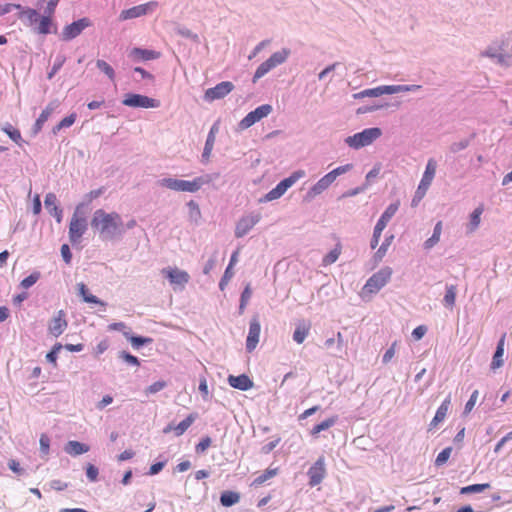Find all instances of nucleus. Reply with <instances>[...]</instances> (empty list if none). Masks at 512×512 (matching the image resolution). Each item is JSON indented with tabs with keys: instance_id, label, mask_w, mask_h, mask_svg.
Masks as SVG:
<instances>
[{
	"instance_id": "obj_1",
	"label": "nucleus",
	"mask_w": 512,
	"mask_h": 512,
	"mask_svg": "<svg viewBox=\"0 0 512 512\" xmlns=\"http://www.w3.org/2000/svg\"><path fill=\"white\" fill-rule=\"evenodd\" d=\"M91 226L105 240H112L122 236L125 232L120 214L117 212L108 213L103 209H97L94 212Z\"/></svg>"
},
{
	"instance_id": "obj_2",
	"label": "nucleus",
	"mask_w": 512,
	"mask_h": 512,
	"mask_svg": "<svg viewBox=\"0 0 512 512\" xmlns=\"http://www.w3.org/2000/svg\"><path fill=\"white\" fill-rule=\"evenodd\" d=\"M212 179V176L209 174L196 177L191 181L165 177L158 181V185L177 192L195 193L203 185L210 183Z\"/></svg>"
},
{
	"instance_id": "obj_3",
	"label": "nucleus",
	"mask_w": 512,
	"mask_h": 512,
	"mask_svg": "<svg viewBox=\"0 0 512 512\" xmlns=\"http://www.w3.org/2000/svg\"><path fill=\"white\" fill-rule=\"evenodd\" d=\"M483 56L496 60L501 65L512 64V33L507 34L499 43L489 46Z\"/></svg>"
},
{
	"instance_id": "obj_4",
	"label": "nucleus",
	"mask_w": 512,
	"mask_h": 512,
	"mask_svg": "<svg viewBox=\"0 0 512 512\" xmlns=\"http://www.w3.org/2000/svg\"><path fill=\"white\" fill-rule=\"evenodd\" d=\"M352 164L338 166L332 171L321 177L306 193L305 200L311 201L318 195L326 191L340 175H343L352 169Z\"/></svg>"
},
{
	"instance_id": "obj_5",
	"label": "nucleus",
	"mask_w": 512,
	"mask_h": 512,
	"mask_svg": "<svg viewBox=\"0 0 512 512\" xmlns=\"http://www.w3.org/2000/svg\"><path fill=\"white\" fill-rule=\"evenodd\" d=\"M84 208L85 204L79 203L76 206L72 218L70 220L68 234L69 240L73 245L80 243L83 235L86 233L88 228Z\"/></svg>"
},
{
	"instance_id": "obj_6",
	"label": "nucleus",
	"mask_w": 512,
	"mask_h": 512,
	"mask_svg": "<svg viewBox=\"0 0 512 512\" xmlns=\"http://www.w3.org/2000/svg\"><path fill=\"white\" fill-rule=\"evenodd\" d=\"M382 135V130L378 127L366 128L361 132L355 133L344 139V143L355 150L371 145Z\"/></svg>"
},
{
	"instance_id": "obj_7",
	"label": "nucleus",
	"mask_w": 512,
	"mask_h": 512,
	"mask_svg": "<svg viewBox=\"0 0 512 512\" xmlns=\"http://www.w3.org/2000/svg\"><path fill=\"white\" fill-rule=\"evenodd\" d=\"M289 55L290 50L287 48H283L279 51L274 52L266 61H264L258 66L253 75L252 82L256 83L259 79L264 77L272 69L283 64L287 60Z\"/></svg>"
},
{
	"instance_id": "obj_8",
	"label": "nucleus",
	"mask_w": 512,
	"mask_h": 512,
	"mask_svg": "<svg viewBox=\"0 0 512 512\" xmlns=\"http://www.w3.org/2000/svg\"><path fill=\"white\" fill-rule=\"evenodd\" d=\"M392 272V269L388 266L381 268L368 278L362 292L364 294H376L389 282Z\"/></svg>"
},
{
	"instance_id": "obj_9",
	"label": "nucleus",
	"mask_w": 512,
	"mask_h": 512,
	"mask_svg": "<svg viewBox=\"0 0 512 512\" xmlns=\"http://www.w3.org/2000/svg\"><path fill=\"white\" fill-rule=\"evenodd\" d=\"M159 4L157 1H149L144 4H140L137 6H133L128 9H124L121 11L119 15L120 21H126L130 19L139 18L142 16H146L148 14H152L157 8Z\"/></svg>"
},
{
	"instance_id": "obj_10",
	"label": "nucleus",
	"mask_w": 512,
	"mask_h": 512,
	"mask_svg": "<svg viewBox=\"0 0 512 512\" xmlns=\"http://www.w3.org/2000/svg\"><path fill=\"white\" fill-rule=\"evenodd\" d=\"M122 104L132 108H158L160 101L146 95L127 93L122 100Z\"/></svg>"
},
{
	"instance_id": "obj_11",
	"label": "nucleus",
	"mask_w": 512,
	"mask_h": 512,
	"mask_svg": "<svg viewBox=\"0 0 512 512\" xmlns=\"http://www.w3.org/2000/svg\"><path fill=\"white\" fill-rule=\"evenodd\" d=\"M161 274L169 280L174 290H183L190 280L189 274L177 267L163 268Z\"/></svg>"
},
{
	"instance_id": "obj_12",
	"label": "nucleus",
	"mask_w": 512,
	"mask_h": 512,
	"mask_svg": "<svg viewBox=\"0 0 512 512\" xmlns=\"http://www.w3.org/2000/svg\"><path fill=\"white\" fill-rule=\"evenodd\" d=\"M92 26V21L88 17L80 18L66 25L61 33V39L71 41L78 37L86 28Z\"/></svg>"
},
{
	"instance_id": "obj_13",
	"label": "nucleus",
	"mask_w": 512,
	"mask_h": 512,
	"mask_svg": "<svg viewBox=\"0 0 512 512\" xmlns=\"http://www.w3.org/2000/svg\"><path fill=\"white\" fill-rule=\"evenodd\" d=\"M272 106L270 104H263L249 112L240 122L239 127L241 129H247L254 125L256 122L267 117L272 112Z\"/></svg>"
},
{
	"instance_id": "obj_14",
	"label": "nucleus",
	"mask_w": 512,
	"mask_h": 512,
	"mask_svg": "<svg viewBox=\"0 0 512 512\" xmlns=\"http://www.w3.org/2000/svg\"><path fill=\"white\" fill-rule=\"evenodd\" d=\"M261 214L258 212H252L242 216L235 227V237L242 238L260 221Z\"/></svg>"
},
{
	"instance_id": "obj_15",
	"label": "nucleus",
	"mask_w": 512,
	"mask_h": 512,
	"mask_svg": "<svg viewBox=\"0 0 512 512\" xmlns=\"http://www.w3.org/2000/svg\"><path fill=\"white\" fill-rule=\"evenodd\" d=\"M307 475L311 487H315L323 481L326 476L325 458L323 456H320L308 469Z\"/></svg>"
},
{
	"instance_id": "obj_16",
	"label": "nucleus",
	"mask_w": 512,
	"mask_h": 512,
	"mask_svg": "<svg viewBox=\"0 0 512 512\" xmlns=\"http://www.w3.org/2000/svg\"><path fill=\"white\" fill-rule=\"evenodd\" d=\"M234 89V85L230 81H222L212 88L205 91L204 98L207 101L222 99Z\"/></svg>"
},
{
	"instance_id": "obj_17",
	"label": "nucleus",
	"mask_w": 512,
	"mask_h": 512,
	"mask_svg": "<svg viewBox=\"0 0 512 512\" xmlns=\"http://www.w3.org/2000/svg\"><path fill=\"white\" fill-rule=\"evenodd\" d=\"M261 325L257 317L251 319L249 323V331L246 339V350L252 352L259 343Z\"/></svg>"
},
{
	"instance_id": "obj_18",
	"label": "nucleus",
	"mask_w": 512,
	"mask_h": 512,
	"mask_svg": "<svg viewBox=\"0 0 512 512\" xmlns=\"http://www.w3.org/2000/svg\"><path fill=\"white\" fill-rule=\"evenodd\" d=\"M65 316V312L63 310H59L50 321L48 331L54 337H59L66 330L68 323Z\"/></svg>"
},
{
	"instance_id": "obj_19",
	"label": "nucleus",
	"mask_w": 512,
	"mask_h": 512,
	"mask_svg": "<svg viewBox=\"0 0 512 512\" xmlns=\"http://www.w3.org/2000/svg\"><path fill=\"white\" fill-rule=\"evenodd\" d=\"M59 106V102L57 100H54V101H51L41 112V114L39 115V117L36 119L34 125H33V128H32V132L34 135L38 134L45 122L49 119V117L51 116V114L55 111V109Z\"/></svg>"
},
{
	"instance_id": "obj_20",
	"label": "nucleus",
	"mask_w": 512,
	"mask_h": 512,
	"mask_svg": "<svg viewBox=\"0 0 512 512\" xmlns=\"http://www.w3.org/2000/svg\"><path fill=\"white\" fill-rule=\"evenodd\" d=\"M451 405V395H448L437 408L434 418L429 424V430L435 429L439 423L444 421Z\"/></svg>"
},
{
	"instance_id": "obj_21",
	"label": "nucleus",
	"mask_w": 512,
	"mask_h": 512,
	"mask_svg": "<svg viewBox=\"0 0 512 512\" xmlns=\"http://www.w3.org/2000/svg\"><path fill=\"white\" fill-rule=\"evenodd\" d=\"M160 55L161 54L158 51L138 47L133 48L129 53V57L134 61L155 60L158 59Z\"/></svg>"
},
{
	"instance_id": "obj_22",
	"label": "nucleus",
	"mask_w": 512,
	"mask_h": 512,
	"mask_svg": "<svg viewBox=\"0 0 512 512\" xmlns=\"http://www.w3.org/2000/svg\"><path fill=\"white\" fill-rule=\"evenodd\" d=\"M227 380L232 388L241 391H247L254 385L253 381L246 374H241L238 376L229 375Z\"/></svg>"
},
{
	"instance_id": "obj_23",
	"label": "nucleus",
	"mask_w": 512,
	"mask_h": 512,
	"mask_svg": "<svg viewBox=\"0 0 512 512\" xmlns=\"http://www.w3.org/2000/svg\"><path fill=\"white\" fill-rule=\"evenodd\" d=\"M44 204L48 212L60 223L62 221L63 211L57 204L56 195L54 193L46 194Z\"/></svg>"
},
{
	"instance_id": "obj_24",
	"label": "nucleus",
	"mask_w": 512,
	"mask_h": 512,
	"mask_svg": "<svg viewBox=\"0 0 512 512\" xmlns=\"http://www.w3.org/2000/svg\"><path fill=\"white\" fill-rule=\"evenodd\" d=\"M389 88H390V85H382V86H378L375 88H369V89L362 90L358 93H355L353 95V97L355 99H362L365 97H379L384 94L391 95V91H388Z\"/></svg>"
},
{
	"instance_id": "obj_25",
	"label": "nucleus",
	"mask_w": 512,
	"mask_h": 512,
	"mask_svg": "<svg viewBox=\"0 0 512 512\" xmlns=\"http://www.w3.org/2000/svg\"><path fill=\"white\" fill-rule=\"evenodd\" d=\"M505 339H506V334L504 333L500 337V339H499V341L497 343L496 350H495V353H494L493 358H492V362H491V365H490V368L492 370H496V369L500 368L503 365V355H504Z\"/></svg>"
},
{
	"instance_id": "obj_26",
	"label": "nucleus",
	"mask_w": 512,
	"mask_h": 512,
	"mask_svg": "<svg viewBox=\"0 0 512 512\" xmlns=\"http://www.w3.org/2000/svg\"><path fill=\"white\" fill-rule=\"evenodd\" d=\"M437 169V161L434 158H430L427 161L424 173L422 175V178L420 180V183L423 184V186H429L431 185Z\"/></svg>"
},
{
	"instance_id": "obj_27",
	"label": "nucleus",
	"mask_w": 512,
	"mask_h": 512,
	"mask_svg": "<svg viewBox=\"0 0 512 512\" xmlns=\"http://www.w3.org/2000/svg\"><path fill=\"white\" fill-rule=\"evenodd\" d=\"M484 212V205H478L469 215V223L467 225V231L469 233L475 232L481 223V215Z\"/></svg>"
},
{
	"instance_id": "obj_28",
	"label": "nucleus",
	"mask_w": 512,
	"mask_h": 512,
	"mask_svg": "<svg viewBox=\"0 0 512 512\" xmlns=\"http://www.w3.org/2000/svg\"><path fill=\"white\" fill-rule=\"evenodd\" d=\"M89 450L90 447L87 444L76 440L68 441L64 447V451L71 456H78L87 453Z\"/></svg>"
},
{
	"instance_id": "obj_29",
	"label": "nucleus",
	"mask_w": 512,
	"mask_h": 512,
	"mask_svg": "<svg viewBox=\"0 0 512 512\" xmlns=\"http://www.w3.org/2000/svg\"><path fill=\"white\" fill-rule=\"evenodd\" d=\"M19 19L22 20L25 25L34 28L39 20V14L35 9L22 7V9H20Z\"/></svg>"
},
{
	"instance_id": "obj_30",
	"label": "nucleus",
	"mask_w": 512,
	"mask_h": 512,
	"mask_svg": "<svg viewBox=\"0 0 512 512\" xmlns=\"http://www.w3.org/2000/svg\"><path fill=\"white\" fill-rule=\"evenodd\" d=\"M399 209V202H394L388 205V207L385 209V211L381 214L380 218L378 219L376 226L381 227L382 229H385L388 222L392 219V217L396 214V212Z\"/></svg>"
},
{
	"instance_id": "obj_31",
	"label": "nucleus",
	"mask_w": 512,
	"mask_h": 512,
	"mask_svg": "<svg viewBox=\"0 0 512 512\" xmlns=\"http://www.w3.org/2000/svg\"><path fill=\"white\" fill-rule=\"evenodd\" d=\"M79 295L82 297L83 301L86 303L98 304L103 307L106 306V303L100 300L98 297L89 293L88 288L84 283H79L78 285Z\"/></svg>"
},
{
	"instance_id": "obj_32",
	"label": "nucleus",
	"mask_w": 512,
	"mask_h": 512,
	"mask_svg": "<svg viewBox=\"0 0 512 512\" xmlns=\"http://www.w3.org/2000/svg\"><path fill=\"white\" fill-rule=\"evenodd\" d=\"M309 330H310V325L304 321L300 322L294 332H293V340L297 343V344H302L304 342V340L306 339V337L308 336L309 334Z\"/></svg>"
},
{
	"instance_id": "obj_33",
	"label": "nucleus",
	"mask_w": 512,
	"mask_h": 512,
	"mask_svg": "<svg viewBox=\"0 0 512 512\" xmlns=\"http://www.w3.org/2000/svg\"><path fill=\"white\" fill-rule=\"evenodd\" d=\"M53 14H45L43 16H39V20L35 27L33 28L39 34H49L50 26H51V17Z\"/></svg>"
},
{
	"instance_id": "obj_34",
	"label": "nucleus",
	"mask_w": 512,
	"mask_h": 512,
	"mask_svg": "<svg viewBox=\"0 0 512 512\" xmlns=\"http://www.w3.org/2000/svg\"><path fill=\"white\" fill-rule=\"evenodd\" d=\"M305 176L304 170H296L289 177L281 180L278 185L282 186V189L286 192L291 186H293L299 179Z\"/></svg>"
},
{
	"instance_id": "obj_35",
	"label": "nucleus",
	"mask_w": 512,
	"mask_h": 512,
	"mask_svg": "<svg viewBox=\"0 0 512 512\" xmlns=\"http://www.w3.org/2000/svg\"><path fill=\"white\" fill-rule=\"evenodd\" d=\"M337 421H338V416L337 415H334L332 417H329V418L325 419L324 421H322L321 423L315 425L312 428L311 435L316 436L320 432L325 431V430L331 428L332 426H334L337 423Z\"/></svg>"
},
{
	"instance_id": "obj_36",
	"label": "nucleus",
	"mask_w": 512,
	"mask_h": 512,
	"mask_svg": "<svg viewBox=\"0 0 512 512\" xmlns=\"http://www.w3.org/2000/svg\"><path fill=\"white\" fill-rule=\"evenodd\" d=\"M214 143H215V136H213V129H210V131L207 135L206 141H205L203 152H202V162L207 163L209 161L211 152L214 147Z\"/></svg>"
},
{
	"instance_id": "obj_37",
	"label": "nucleus",
	"mask_w": 512,
	"mask_h": 512,
	"mask_svg": "<svg viewBox=\"0 0 512 512\" xmlns=\"http://www.w3.org/2000/svg\"><path fill=\"white\" fill-rule=\"evenodd\" d=\"M393 239H394L393 234H390L385 237L384 241L382 242V244L379 246L378 250L374 254V259L376 262H379L384 258Z\"/></svg>"
},
{
	"instance_id": "obj_38",
	"label": "nucleus",
	"mask_w": 512,
	"mask_h": 512,
	"mask_svg": "<svg viewBox=\"0 0 512 512\" xmlns=\"http://www.w3.org/2000/svg\"><path fill=\"white\" fill-rule=\"evenodd\" d=\"M196 416L194 414L188 415L184 420H182L178 425L173 428V431L176 436L183 435L186 430L192 425L195 421Z\"/></svg>"
},
{
	"instance_id": "obj_39",
	"label": "nucleus",
	"mask_w": 512,
	"mask_h": 512,
	"mask_svg": "<svg viewBox=\"0 0 512 512\" xmlns=\"http://www.w3.org/2000/svg\"><path fill=\"white\" fill-rule=\"evenodd\" d=\"M456 286L446 285V292L443 298V303L446 307L452 308L456 301Z\"/></svg>"
},
{
	"instance_id": "obj_40",
	"label": "nucleus",
	"mask_w": 512,
	"mask_h": 512,
	"mask_svg": "<svg viewBox=\"0 0 512 512\" xmlns=\"http://www.w3.org/2000/svg\"><path fill=\"white\" fill-rule=\"evenodd\" d=\"M239 494L232 491H227L221 494L220 503L225 507H230L239 501Z\"/></svg>"
},
{
	"instance_id": "obj_41",
	"label": "nucleus",
	"mask_w": 512,
	"mask_h": 512,
	"mask_svg": "<svg viewBox=\"0 0 512 512\" xmlns=\"http://www.w3.org/2000/svg\"><path fill=\"white\" fill-rule=\"evenodd\" d=\"M285 194V191L282 189V186L278 184L271 189L268 193H266L259 201L260 202H270L276 199H279L281 196Z\"/></svg>"
},
{
	"instance_id": "obj_42",
	"label": "nucleus",
	"mask_w": 512,
	"mask_h": 512,
	"mask_svg": "<svg viewBox=\"0 0 512 512\" xmlns=\"http://www.w3.org/2000/svg\"><path fill=\"white\" fill-rule=\"evenodd\" d=\"M341 254V246L337 244L334 249H332L327 255L324 256L322 260L323 266H329L335 263Z\"/></svg>"
},
{
	"instance_id": "obj_43",
	"label": "nucleus",
	"mask_w": 512,
	"mask_h": 512,
	"mask_svg": "<svg viewBox=\"0 0 512 512\" xmlns=\"http://www.w3.org/2000/svg\"><path fill=\"white\" fill-rule=\"evenodd\" d=\"M76 118V113H71L70 115L66 116L53 128V133L57 134L61 129L72 126L75 123Z\"/></svg>"
},
{
	"instance_id": "obj_44",
	"label": "nucleus",
	"mask_w": 512,
	"mask_h": 512,
	"mask_svg": "<svg viewBox=\"0 0 512 512\" xmlns=\"http://www.w3.org/2000/svg\"><path fill=\"white\" fill-rule=\"evenodd\" d=\"M278 473V469L277 468H269L267 469L264 473H262L261 475H259L258 477H256L254 480H253V485L254 486H260L262 485L264 482H266L267 480H269L270 478L276 476Z\"/></svg>"
},
{
	"instance_id": "obj_45",
	"label": "nucleus",
	"mask_w": 512,
	"mask_h": 512,
	"mask_svg": "<svg viewBox=\"0 0 512 512\" xmlns=\"http://www.w3.org/2000/svg\"><path fill=\"white\" fill-rule=\"evenodd\" d=\"M421 89V85L411 84V85H390L388 91H391V94L401 93V92H415Z\"/></svg>"
},
{
	"instance_id": "obj_46",
	"label": "nucleus",
	"mask_w": 512,
	"mask_h": 512,
	"mask_svg": "<svg viewBox=\"0 0 512 512\" xmlns=\"http://www.w3.org/2000/svg\"><path fill=\"white\" fill-rule=\"evenodd\" d=\"M97 68L102 71L111 81L115 80V71L113 67L104 60H97Z\"/></svg>"
},
{
	"instance_id": "obj_47",
	"label": "nucleus",
	"mask_w": 512,
	"mask_h": 512,
	"mask_svg": "<svg viewBox=\"0 0 512 512\" xmlns=\"http://www.w3.org/2000/svg\"><path fill=\"white\" fill-rule=\"evenodd\" d=\"M488 488H490L489 483L473 484V485H468V486L462 487L460 493L461 494L481 493Z\"/></svg>"
},
{
	"instance_id": "obj_48",
	"label": "nucleus",
	"mask_w": 512,
	"mask_h": 512,
	"mask_svg": "<svg viewBox=\"0 0 512 512\" xmlns=\"http://www.w3.org/2000/svg\"><path fill=\"white\" fill-rule=\"evenodd\" d=\"M60 0H38L37 6L44 7L45 14H54Z\"/></svg>"
},
{
	"instance_id": "obj_49",
	"label": "nucleus",
	"mask_w": 512,
	"mask_h": 512,
	"mask_svg": "<svg viewBox=\"0 0 512 512\" xmlns=\"http://www.w3.org/2000/svg\"><path fill=\"white\" fill-rule=\"evenodd\" d=\"M3 131L18 145H21L22 137L18 129L14 128L11 124H7Z\"/></svg>"
},
{
	"instance_id": "obj_50",
	"label": "nucleus",
	"mask_w": 512,
	"mask_h": 512,
	"mask_svg": "<svg viewBox=\"0 0 512 512\" xmlns=\"http://www.w3.org/2000/svg\"><path fill=\"white\" fill-rule=\"evenodd\" d=\"M66 61V58L64 55H58L53 63V66L51 67L50 71L47 74L48 79H52L54 75L62 68Z\"/></svg>"
},
{
	"instance_id": "obj_51",
	"label": "nucleus",
	"mask_w": 512,
	"mask_h": 512,
	"mask_svg": "<svg viewBox=\"0 0 512 512\" xmlns=\"http://www.w3.org/2000/svg\"><path fill=\"white\" fill-rule=\"evenodd\" d=\"M128 340L135 349H139L141 346L145 344H151L153 342L152 338L142 336H131L128 337Z\"/></svg>"
},
{
	"instance_id": "obj_52",
	"label": "nucleus",
	"mask_w": 512,
	"mask_h": 512,
	"mask_svg": "<svg viewBox=\"0 0 512 512\" xmlns=\"http://www.w3.org/2000/svg\"><path fill=\"white\" fill-rule=\"evenodd\" d=\"M86 477L91 483H95L98 481L99 477V469L95 465L88 463L85 467Z\"/></svg>"
},
{
	"instance_id": "obj_53",
	"label": "nucleus",
	"mask_w": 512,
	"mask_h": 512,
	"mask_svg": "<svg viewBox=\"0 0 512 512\" xmlns=\"http://www.w3.org/2000/svg\"><path fill=\"white\" fill-rule=\"evenodd\" d=\"M428 189L429 186H423V184L419 183L411 202V205L413 207H416L419 204V202L423 199Z\"/></svg>"
},
{
	"instance_id": "obj_54",
	"label": "nucleus",
	"mask_w": 512,
	"mask_h": 512,
	"mask_svg": "<svg viewBox=\"0 0 512 512\" xmlns=\"http://www.w3.org/2000/svg\"><path fill=\"white\" fill-rule=\"evenodd\" d=\"M39 278H40V273L35 271V272L31 273L29 276L25 277L21 281L20 285L24 289H29L39 280Z\"/></svg>"
},
{
	"instance_id": "obj_55",
	"label": "nucleus",
	"mask_w": 512,
	"mask_h": 512,
	"mask_svg": "<svg viewBox=\"0 0 512 512\" xmlns=\"http://www.w3.org/2000/svg\"><path fill=\"white\" fill-rule=\"evenodd\" d=\"M478 395H479L478 390H474L472 392V394L470 395L469 400L465 404V407H464V410H463V415L464 416L468 415L473 410V408H474V406H475V404L477 402Z\"/></svg>"
},
{
	"instance_id": "obj_56",
	"label": "nucleus",
	"mask_w": 512,
	"mask_h": 512,
	"mask_svg": "<svg viewBox=\"0 0 512 512\" xmlns=\"http://www.w3.org/2000/svg\"><path fill=\"white\" fill-rule=\"evenodd\" d=\"M452 452V447L444 448L436 457L435 465L442 466L449 459Z\"/></svg>"
},
{
	"instance_id": "obj_57",
	"label": "nucleus",
	"mask_w": 512,
	"mask_h": 512,
	"mask_svg": "<svg viewBox=\"0 0 512 512\" xmlns=\"http://www.w3.org/2000/svg\"><path fill=\"white\" fill-rule=\"evenodd\" d=\"M176 32L178 35L184 38L191 39L195 43H198L200 41L199 36L186 27H179L177 28Z\"/></svg>"
},
{
	"instance_id": "obj_58",
	"label": "nucleus",
	"mask_w": 512,
	"mask_h": 512,
	"mask_svg": "<svg viewBox=\"0 0 512 512\" xmlns=\"http://www.w3.org/2000/svg\"><path fill=\"white\" fill-rule=\"evenodd\" d=\"M40 452L42 455H48L50 452V438L46 434H41L39 439Z\"/></svg>"
},
{
	"instance_id": "obj_59",
	"label": "nucleus",
	"mask_w": 512,
	"mask_h": 512,
	"mask_svg": "<svg viewBox=\"0 0 512 512\" xmlns=\"http://www.w3.org/2000/svg\"><path fill=\"white\" fill-rule=\"evenodd\" d=\"M119 358H121L123 361H125L127 364H129L131 366H139L140 365L139 359L136 356H134L126 351L120 352Z\"/></svg>"
},
{
	"instance_id": "obj_60",
	"label": "nucleus",
	"mask_w": 512,
	"mask_h": 512,
	"mask_svg": "<svg viewBox=\"0 0 512 512\" xmlns=\"http://www.w3.org/2000/svg\"><path fill=\"white\" fill-rule=\"evenodd\" d=\"M397 346H398V341H394L391 344V346L385 351V353L382 356V362L384 364H387L392 360V358L394 357V355L396 353Z\"/></svg>"
},
{
	"instance_id": "obj_61",
	"label": "nucleus",
	"mask_w": 512,
	"mask_h": 512,
	"mask_svg": "<svg viewBox=\"0 0 512 512\" xmlns=\"http://www.w3.org/2000/svg\"><path fill=\"white\" fill-rule=\"evenodd\" d=\"M469 145H470L469 139H462L460 141L452 143L450 146V151L452 153H457V152H460V151L466 149Z\"/></svg>"
},
{
	"instance_id": "obj_62",
	"label": "nucleus",
	"mask_w": 512,
	"mask_h": 512,
	"mask_svg": "<svg viewBox=\"0 0 512 512\" xmlns=\"http://www.w3.org/2000/svg\"><path fill=\"white\" fill-rule=\"evenodd\" d=\"M62 347L63 346L60 343L55 344L52 350L46 355L47 361L56 365L58 352L62 349Z\"/></svg>"
},
{
	"instance_id": "obj_63",
	"label": "nucleus",
	"mask_w": 512,
	"mask_h": 512,
	"mask_svg": "<svg viewBox=\"0 0 512 512\" xmlns=\"http://www.w3.org/2000/svg\"><path fill=\"white\" fill-rule=\"evenodd\" d=\"M232 277H233V271H232V269H230V266H227V268L225 269V272L219 282V288L221 291H223L225 289V287L227 286L228 282L230 281V279Z\"/></svg>"
},
{
	"instance_id": "obj_64",
	"label": "nucleus",
	"mask_w": 512,
	"mask_h": 512,
	"mask_svg": "<svg viewBox=\"0 0 512 512\" xmlns=\"http://www.w3.org/2000/svg\"><path fill=\"white\" fill-rule=\"evenodd\" d=\"M104 192V189L103 188H99V189H95V190H91L89 193H87L85 196H84V204L85 206H87L90 202H92L94 199L100 197Z\"/></svg>"
}]
</instances>
